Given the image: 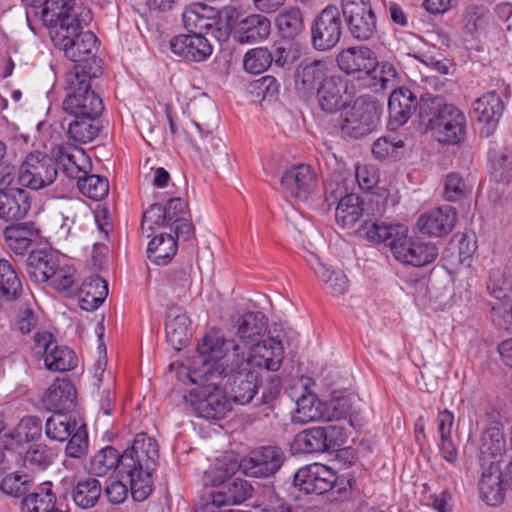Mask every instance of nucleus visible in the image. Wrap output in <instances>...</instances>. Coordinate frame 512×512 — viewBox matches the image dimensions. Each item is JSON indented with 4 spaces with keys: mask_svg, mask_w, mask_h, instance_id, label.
I'll list each match as a JSON object with an SVG mask.
<instances>
[{
    "mask_svg": "<svg viewBox=\"0 0 512 512\" xmlns=\"http://www.w3.org/2000/svg\"><path fill=\"white\" fill-rule=\"evenodd\" d=\"M403 143L399 141L398 143L390 141L388 138L383 137L377 139L372 146V153L378 159H385L387 157L393 156L397 149L402 147Z\"/></svg>",
    "mask_w": 512,
    "mask_h": 512,
    "instance_id": "63",
    "label": "nucleus"
},
{
    "mask_svg": "<svg viewBox=\"0 0 512 512\" xmlns=\"http://www.w3.org/2000/svg\"><path fill=\"white\" fill-rule=\"evenodd\" d=\"M108 295V283L100 276L85 280L80 288V308L93 311L99 308Z\"/></svg>",
    "mask_w": 512,
    "mask_h": 512,
    "instance_id": "35",
    "label": "nucleus"
},
{
    "mask_svg": "<svg viewBox=\"0 0 512 512\" xmlns=\"http://www.w3.org/2000/svg\"><path fill=\"white\" fill-rule=\"evenodd\" d=\"M379 200L380 197L376 195L369 196L367 203L356 194H348L342 197L335 212L337 223L343 228H350L360 219V217H366L363 224L358 229V233L360 234V229L365 225L366 221L379 222L376 219L370 218V216L375 215V212L374 209H370L369 207L376 204V212L380 215L384 210V204L380 206Z\"/></svg>",
    "mask_w": 512,
    "mask_h": 512,
    "instance_id": "13",
    "label": "nucleus"
},
{
    "mask_svg": "<svg viewBox=\"0 0 512 512\" xmlns=\"http://www.w3.org/2000/svg\"><path fill=\"white\" fill-rule=\"evenodd\" d=\"M245 16L246 15L242 14L237 8L226 6L220 12L219 21L224 23L226 30L234 38L236 35V29L238 28V25L242 23Z\"/></svg>",
    "mask_w": 512,
    "mask_h": 512,
    "instance_id": "62",
    "label": "nucleus"
},
{
    "mask_svg": "<svg viewBox=\"0 0 512 512\" xmlns=\"http://www.w3.org/2000/svg\"><path fill=\"white\" fill-rule=\"evenodd\" d=\"M491 176L498 182H512V146L505 147L491 158Z\"/></svg>",
    "mask_w": 512,
    "mask_h": 512,
    "instance_id": "51",
    "label": "nucleus"
},
{
    "mask_svg": "<svg viewBox=\"0 0 512 512\" xmlns=\"http://www.w3.org/2000/svg\"><path fill=\"white\" fill-rule=\"evenodd\" d=\"M275 24L283 38L294 39L304 29L302 12L297 7L284 9L277 15Z\"/></svg>",
    "mask_w": 512,
    "mask_h": 512,
    "instance_id": "43",
    "label": "nucleus"
},
{
    "mask_svg": "<svg viewBox=\"0 0 512 512\" xmlns=\"http://www.w3.org/2000/svg\"><path fill=\"white\" fill-rule=\"evenodd\" d=\"M171 51L187 61H205L213 51L209 41L203 34L194 32L180 34L170 40Z\"/></svg>",
    "mask_w": 512,
    "mask_h": 512,
    "instance_id": "18",
    "label": "nucleus"
},
{
    "mask_svg": "<svg viewBox=\"0 0 512 512\" xmlns=\"http://www.w3.org/2000/svg\"><path fill=\"white\" fill-rule=\"evenodd\" d=\"M341 71L348 75L367 74L377 66L375 53L366 46H355L343 49L336 57Z\"/></svg>",
    "mask_w": 512,
    "mask_h": 512,
    "instance_id": "24",
    "label": "nucleus"
},
{
    "mask_svg": "<svg viewBox=\"0 0 512 512\" xmlns=\"http://www.w3.org/2000/svg\"><path fill=\"white\" fill-rule=\"evenodd\" d=\"M343 23L339 9L334 5L325 7L311 26V43L315 50L325 52L340 41Z\"/></svg>",
    "mask_w": 512,
    "mask_h": 512,
    "instance_id": "11",
    "label": "nucleus"
},
{
    "mask_svg": "<svg viewBox=\"0 0 512 512\" xmlns=\"http://www.w3.org/2000/svg\"><path fill=\"white\" fill-rule=\"evenodd\" d=\"M323 421H339L350 416L352 411L351 400L346 396L335 397L329 402H323Z\"/></svg>",
    "mask_w": 512,
    "mask_h": 512,
    "instance_id": "59",
    "label": "nucleus"
},
{
    "mask_svg": "<svg viewBox=\"0 0 512 512\" xmlns=\"http://www.w3.org/2000/svg\"><path fill=\"white\" fill-rule=\"evenodd\" d=\"M0 292L8 301L17 300L23 292L18 273L6 259H0Z\"/></svg>",
    "mask_w": 512,
    "mask_h": 512,
    "instance_id": "44",
    "label": "nucleus"
},
{
    "mask_svg": "<svg viewBox=\"0 0 512 512\" xmlns=\"http://www.w3.org/2000/svg\"><path fill=\"white\" fill-rule=\"evenodd\" d=\"M76 394V389L70 380L56 379L47 389L44 403L49 409L61 412L74 406Z\"/></svg>",
    "mask_w": 512,
    "mask_h": 512,
    "instance_id": "33",
    "label": "nucleus"
},
{
    "mask_svg": "<svg viewBox=\"0 0 512 512\" xmlns=\"http://www.w3.org/2000/svg\"><path fill=\"white\" fill-rule=\"evenodd\" d=\"M57 176V162L44 152L32 151L22 161L17 180L21 186L37 191L52 185Z\"/></svg>",
    "mask_w": 512,
    "mask_h": 512,
    "instance_id": "9",
    "label": "nucleus"
},
{
    "mask_svg": "<svg viewBox=\"0 0 512 512\" xmlns=\"http://www.w3.org/2000/svg\"><path fill=\"white\" fill-rule=\"evenodd\" d=\"M482 474L479 481V492L483 501L490 506L500 505L505 498L503 474L499 464L481 466Z\"/></svg>",
    "mask_w": 512,
    "mask_h": 512,
    "instance_id": "28",
    "label": "nucleus"
},
{
    "mask_svg": "<svg viewBox=\"0 0 512 512\" xmlns=\"http://www.w3.org/2000/svg\"><path fill=\"white\" fill-rule=\"evenodd\" d=\"M272 64L270 50L267 47H256L246 52L243 67L250 74H261Z\"/></svg>",
    "mask_w": 512,
    "mask_h": 512,
    "instance_id": "55",
    "label": "nucleus"
},
{
    "mask_svg": "<svg viewBox=\"0 0 512 512\" xmlns=\"http://www.w3.org/2000/svg\"><path fill=\"white\" fill-rule=\"evenodd\" d=\"M417 97L408 88L394 89L388 100L389 125L398 128L404 125L416 111Z\"/></svg>",
    "mask_w": 512,
    "mask_h": 512,
    "instance_id": "25",
    "label": "nucleus"
},
{
    "mask_svg": "<svg viewBox=\"0 0 512 512\" xmlns=\"http://www.w3.org/2000/svg\"><path fill=\"white\" fill-rule=\"evenodd\" d=\"M170 220L167 216L166 209L161 204L151 205L143 214L141 231L147 233V237L150 236V232L155 227L169 226Z\"/></svg>",
    "mask_w": 512,
    "mask_h": 512,
    "instance_id": "57",
    "label": "nucleus"
},
{
    "mask_svg": "<svg viewBox=\"0 0 512 512\" xmlns=\"http://www.w3.org/2000/svg\"><path fill=\"white\" fill-rule=\"evenodd\" d=\"M79 191L86 197L100 201L109 193V182L106 177L86 174L77 182Z\"/></svg>",
    "mask_w": 512,
    "mask_h": 512,
    "instance_id": "54",
    "label": "nucleus"
},
{
    "mask_svg": "<svg viewBox=\"0 0 512 512\" xmlns=\"http://www.w3.org/2000/svg\"><path fill=\"white\" fill-rule=\"evenodd\" d=\"M350 81L340 74L331 76L314 93L320 109L326 113H336L344 108L351 99Z\"/></svg>",
    "mask_w": 512,
    "mask_h": 512,
    "instance_id": "17",
    "label": "nucleus"
},
{
    "mask_svg": "<svg viewBox=\"0 0 512 512\" xmlns=\"http://www.w3.org/2000/svg\"><path fill=\"white\" fill-rule=\"evenodd\" d=\"M190 319L181 307H171L166 316L165 332L167 341L180 350L190 337Z\"/></svg>",
    "mask_w": 512,
    "mask_h": 512,
    "instance_id": "29",
    "label": "nucleus"
},
{
    "mask_svg": "<svg viewBox=\"0 0 512 512\" xmlns=\"http://www.w3.org/2000/svg\"><path fill=\"white\" fill-rule=\"evenodd\" d=\"M42 433V422L37 416H27L8 433L4 434V443L10 449L38 440Z\"/></svg>",
    "mask_w": 512,
    "mask_h": 512,
    "instance_id": "32",
    "label": "nucleus"
},
{
    "mask_svg": "<svg viewBox=\"0 0 512 512\" xmlns=\"http://www.w3.org/2000/svg\"><path fill=\"white\" fill-rule=\"evenodd\" d=\"M280 183L288 197L306 201L317 188V175L311 165L299 164L286 170Z\"/></svg>",
    "mask_w": 512,
    "mask_h": 512,
    "instance_id": "15",
    "label": "nucleus"
},
{
    "mask_svg": "<svg viewBox=\"0 0 512 512\" xmlns=\"http://www.w3.org/2000/svg\"><path fill=\"white\" fill-rule=\"evenodd\" d=\"M490 294L496 299H504L510 291V284L502 278L500 272H494L487 283Z\"/></svg>",
    "mask_w": 512,
    "mask_h": 512,
    "instance_id": "64",
    "label": "nucleus"
},
{
    "mask_svg": "<svg viewBox=\"0 0 512 512\" xmlns=\"http://www.w3.org/2000/svg\"><path fill=\"white\" fill-rule=\"evenodd\" d=\"M68 439L69 442L65 449L66 456L75 459L85 457L88 452L86 425L81 422Z\"/></svg>",
    "mask_w": 512,
    "mask_h": 512,
    "instance_id": "58",
    "label": "nucleus"
},
{
    "mask_svg": "<svg viewBox=\"0 0 512 512\" xmlns=\"http://www.w3.org/2000/svg\"><path fill=\"white\" fill-rule=\"evenodd\" d=\"M271 31V23L263 15H246L242 23L236 29V35L233 38L239 44H249L266 39Z\"/></svg>",
    "mask_w": 512,
    "mask_h": 512,
    "instance_id": "30",
    "label": "nucleus"
},
{
    "mask_svg": "<svg viewBox=\"0 0 512 512\" xmlns=\"http://www.w3.org/2000/svg\"><path fill=\"white\" fill-rule=\"evenodd\" d=\"M80 423L75 417L57 411L47 419L45 433L51 440L64 442Z\"/></svg>",
    "mask_w": 512,
    "mask_h": 512,
    "instance_id": "40",
    "label": "nucleus"
},
{
    "mask_svg": "<svg viewBox=\"0 0 512 512\" xmlns=\"http://www.w3.org/2000/svg\"><path fill=\"white\" fill-rule=\"evenodd\" d=\"M74 274L75 270L73 267L61 265L59 260L56 269L50 272L49 279L46 282H49L50 286L55 290L60 292L67 291L74 284Z\"/></svg>",
    "mask_w": 512,
    "mask_h": 512,
    "instance_id": "60",
    "label": "nucleus"
},
{
    "mask_svg": "<svg viewBox=\"0 0 512 512\" xmlns=\"http://www.w3.org/2000/svg\"><path fill=\"white\" fill-rule=\"evenodd\" d=\"M489 23V10L485 5L472 4L465 8L462 14L464 31L476 35L485 30Z\"/></svg>",
    "mask_w": 512,
    "mask_h": 512,
    "instance_id": "48",
    "label": "nucleus"
},
{
    "mask_svg": "<svg viewBox=\"0 0 512 512\" xmlns=\"http://www.w3.org/2000/svg\"><path fill=\"white\" fill-rule=\"evenodd\" d=\"M195 414L207 420H219L231 410V403L219 383L210 382L182 395Z\"/></svg>",
    "mask_w": 512,
    "mask_h": 512,
    "instance_id": "8",
    "label": "nucleus"
},
{
    "mask_svg": "<svg viewBox=\"0 0 512 512\" xmlns=\"http://www.w3.org/2000/svg\"><path fill=\"white\" fill-rule=\"evenodd\" d=\"M97 117H74L68 124L71 139L80 143H88L99 134V127L94 123Z\"/></svg>",
    "mask_w": 512,
    "mask_h": 512,
    "instance_id": "52",
    "label": "nucleus"
},
{
    "mask_svg": "<svg viewBox=\"0 0 512 512\" xmlns=\"http://www.w3.org/2000/svg\"><path fill=\"white\" fill-rule=\"evenodd\" d=\"M159 459L156 440L146 433H138L133 443L122 454L121 478L126 479L135 501L142 502L152 492V473Z\"/></svg>",
    "mask_w": 512,
    "mask_h": 512,
    "instance_id": "4",
    "label": "nucleus"
},
{
    "mask_svg": "<svg viewBox=\"0 0 512 512\" xmlns=\"http://www.w3.org/2000/svg\"><path fill=\"white\" fill-rule=\"evenodd\" d=\"M57 164L62 168L63 173L71 179H82L92 171V162L86 152L75 145H61L57 149Z\"/></svg>",
    "mask_w": 512,
    "mask_h": 512,
    "instance_id": "19",
    "label": "nucleus"
},
{
    "mask_svg": "<svg viewBox=\"0 0 512 512\" xmlns=\"http://www.w3.org/2000/svg\"><path fill=\"white\" fill-rule=\"evenodd\" d=\"M283 462L284 454L279 447L263 446L253 450L240 462L230 460L229 462L219 463V470L223 471V474L213 483L222 482L226 477L234 475L238 470H241L248 477H269L280 469Z\"/></svg>",
    "mask_w": 512,
    "mask_h": 512,
    "instance_id": "7",
    "label": "nucleus"
},
{
    "mask_svg": "<svg viewBox=\"0 0 512 512\" xmlns=\"http://www.w3.org/2000/svg\"><path fill=\"white\" fill-rule=\"evenodd\" d=\"M195 148L202 158L213 165H225L228 162V149L225 142L207 133L200 143L195 142Z\"/></svg>",
    "mask_w": 512,
    "mask_h": 512,
    "instance_id": "42",
    "label": "nucleus"
},
{
    "mask_svg": "<svg viewBox=\"0 0 512 512\" xmlns=\"http://www.w3.org/2000/svg\"><path fill=\"white\" fill-rule=\"evenodd\" d=\"M199 354L228 353V359L233 367L252 369L263 368L268 371H277L284 357V349L280 340L273 337L256 342L250 347L249 356L235 343L234 340L224 339L217 333L206 334L197 346Z\"/></svg>",
    "mask_w": 512,
    "mask_h": 512,
    "instance_id": "3",
    "label": "nucleus"
},
{
    "mask_svg": "<svg viewBox=\"0 0 512 512\" xmlns=\"http://www.w3.org/2000/svg\"><path fill=\"white\" fill-rule=\"evenodd\" d=\"M122 455L111 446H107L90 460L89 471L96 476H104L110 470L119 467L121 469Z\"/></svg>",
    "mask_w": 512,
    "mask_h": 512,
    "instance_id": "50",
    "label": "nucleus"
},
{
    "mask_svg": "<svg viewBox=\"0 0 512 512\" xmlns=\"http://www.w3.org/2000/svg\"><path fill=\"white\" fill-rule=\"evenodd\" d=\"M217 12L213 7L202 3H192L187 6L182 14L185 28L191 33H213L218 24Z\"/></svg>",
    "mask_w": 512,
    "mask_h": 512,
    "instance_id": "27",
    "label": "nucleus"
},
{
    "mask_svg": "<svg viewBox=\"0 0 512 512\" xmlns=\"http://www.w3.org/2000/svg\"><path fill=\"white\" fill-rule=\"evenodd\" d=\"M50 486V483H45L23 497L20 501V512H49L55 508L56 497Z\"/></svg>",
    "mask_w": 512,
    "mask_h": 512,
    "instance_id": "39",
    "label": "nucleus"
},
{
    "mask_svg": "<svg viewBox=\"0 0 512 512\" xmlns=\"http://www.w3.org/2000/svg\"><path fill=\"white\" fill-rule=\"evenodd\" d=\"M371 77L370 87L379 93L388 89H395L398 84V73L395 67L388 62L378 63L373 70L367 73Z\"/></svg>",
    "mask_w": 512,
    "mask_h": 512,
    "instance_id": "49",
    "label": "nucleus"
},
{
    "mask_svg": "<svg viewBox=\"0 0 512 512\" xmlns=\"http://www.w3.org/2000/svg\"><path fill=\"white\" fill-rule=\"evenodd\" d=\"M311 269L325 284L326 289L334 296L343 295L348 289V279L343 271L330 269L320 259L315 258L310 263Z\"/></svg>",
    "mask_w": 512,
    "mask_h": 512,
    "instance_id": "37",
    "label": "nucleus"
},
{
    "mask_svg": "<svg viewBox=\"0 0 512 512\" xmlns=\"http://www.w3.org/2000/svg\"><path fill=\"white\" fill-rule=\"evenodd\" d=\"M77 356L73 350L67 346H60L57 343L45 356V366L47 369L55 372H65L74 369L77 366Z\"/></svg>",
    "mask_w": 512,
    "mask_h": 512,
    "instance_id": "47",
    "label": "nucleus"
},
{
    "mask_svg": "<svg viewBox=\"0 0 512 512\" xmlns=\"http://www.w3.org/2000/svg\"><path fill=\"white\" fill-rule=\"evenodd\" d=\"M336 473L328 466L314 463L300 468L294 475L293 484L305 494L321 495L337 484Z\"/></svg>",
    "mask_w": 512,
    "mask_h": 512,
    "instance_id": "14",
    "label": "nucleus"
},
{
    "mask_svg": "<svg viewBox=\"0 0 512 512\" xmlns=\"http://www.w3.org/2000/svg\"><path fill=\"white\" fill-rule=\"evenodd\" d=\"M7 246L22 255L40 238V230L33 221L12 224L3 231Z\"/></svg>",
    "mask_w": 512,
    "mask_h": 512,
    "instance_id": "26",
    "label": "nucleus"
},
{
    "mask_svg": "<svg viewBox=\"0 0 512 512\" xmlns=\"http://www.w3.org/2000/svg\"><path fill=\"white\" fill-rule=\"evenodd\" d=\"M102 493V486L95 478L80 480L73 489L75 504L83 509L92 508L98 502Z\"/></svg>",
    "mask_w": 512,
    "mask_h": 512,
    "instance_id": "46",
    "label": "nucleus"
},
{
    "mask_svg": "<svg viewBox=\"0 0 512 512\" xmlns=\"http://www.w3.org/2000/svg\"><path fill=\"white\" fill-rule=\"evenodd\" d=\"M455 208L445 205L421 215L417 221L421 233L431 237H442L449 234L456 223Z\"/></svg>",
    "mask_w": 512,
    "mask_h": 512,
    "instance_id": "21",
    "label": "nucleus"
},
{
    "mask_svg": "<svg viewBox=\"0 0 512 512\" xmlns=\"http://www.w3.org/2000/svg\"><path fill=\"white\" fill-rule=\"evenodd\" d=\"M233 331L241 342L248 345L267 330V318L262 312H246L233 323Z\"/></svg>",
    "mask_w": 512,
    "mask_h": 512,
    "instance_id": "31",
    "label": "nucleus"
},
{
    "mask_svg": "<svg viewBox=\"0 0 512 512\" xmlns=\"http://www.w3.org/2000/svg\"><path fill=\"white\" fill-rule=\"evenodd\" d=\"M59 257L42 250L32 251L25 260L26 272L35 282H46L56 269Z\"/></svg>",
    "mask_w": 512,
    "mask_h": 512,
    "instance_id": "34",
    "label": "nucleus"
},
{
    "mask_svg": "<svg viewBox=\"0 0 512 512\" xmlns=\"http://www.w3.org/2000/svg\"><path fill=\"white\" fill-rule=\"evenodd\" d=\"M345 20L352 37L365 41L370 39L376 31V17L372 10L359 14L345 16Z\"/></svg>",
    "mask_w": 512,
    "mask_h": 512,
    "instance_id": "45",
    "label": "nucleus"
},
{
    "mask_svg": "<svg viewBox=\"0 0 512 512\" xmlns=\"http://www.w3.org/2000/svg\"><path fill=\"white\" fill-rule=\"evenodd\" d=\"M221 462L227 461L225 459L217 461L215 466L206 472V483L210 482L212 486L219 487L218 491L211 494L210 504L215 507L241 504L251 496L252 486L246 480L239 478L229 481L230 476L222 482L214 484L213 481H217L219 476L223 474V471L219 470L218 467Z\"/></svg>",
    "mask_w": 512,
    "mask_h": 512,
    "instance_id": "12",
    "label": "nucleus"
},
{
    "mask_svg": "<svg viewBox=\"0 0 512 512\" xmlns=\"http://www.w3.org/2000/svg\"><path fill=\"white\" fill-rule=\"evenodd\" d=\"M91 76L85 67L76 65L66 74L68 94L63 101V110L73 117H99L104 105L102 99L90 89Z\"/></svg>",
    "mask_w": 512,
    "mask_h": 512,
    "instance_id": "6",
    "label": "nucleus"
},
{
    "mask_svg": "<svg viewBox=\"0 0 512 512\" xmlns=\"http://www.w3.org/2000/svg\"><path fill=\"white\" fill-rule=\"evenodd\" d=\"M466 185L463 179L456 173L446 176L444 183V197L447 201H458L465 196Z\"/></svg>",
    "mask_w": 512,
    "mask_h": 512,
    "instance_id": "61",
    "label": "nucleus"
},
{
    "mask_svg": "<svg viewBox=\"0 0 512 512\" xmlns=\"http://www.w3.org/2000/svg\"><path fill=\"white\" fill-rule=\"evenodd\" d=\"M334 429H322L313 427L298 433L295 437V444L303 453H318L328 450L327 437Z\"/></svg>",
    "mask_w": 512,
    "mask_h": 512,
    "instance_id": "41",
    "label": "nucleus"
},
{
    "mask_svg": "<svg viewBox=\"0 0 512 512\" xmlns=\"http://www.w3.org/2000/svg\"><path fill=\"white\" fill-rule=\"evenodd\" d=\"M419 117L443 144H458L466 132V117L438 95L425 93L419 102Z\"/></svg>",
    "mask_w": 512,
    "mask_h": 512,
    "instance_id": "5",
    "label": "nucleus"
},
{
    "mask_svg": "<svg viewBox=\"0 0 512 512\" xmlns=\"http://www.w3.org/2000/svg\"><path fill=\"white\" fill-rule=\"evenodd\" d=\"M323 402L316 394L306 392L296 401V409L292 415V421L298 424H306L314 421H321L325 416Z\"/></svg>",
    "mask_w": 512,
    "mask_h": 512,
    "instance_id": "36",
    "label": "nucleus"
},
{
    "mask_svg": "<svg viewBox=\"0 0 512 512\" xmlns=\"http://www.w3.org/2000/svg\"><path fill=\"white\" fill-rule=\"evenodd\" d=\"M33 482L27 474L13 472L6 475L0 482V490L14 498H23L31 490Z\"/></svg>",
    "mask_w": 512,
    "mask_h": 512,
    "instance_id": "53",
    "label": "nucleus"
},
{
    "mask_svg": "<svg viewBox=\"0 0 512 512\" xmlns=\"http://www.w3.org/2000/svg\"><path fill=\"white\" fill-rule=\"evenodd\" d=\"M177 240L171 234L156 235L147 247L148 259L156 265H166L176 255Z\"/></svg>",
    "mask_w": 512,
    "mask_h": 512,
    "instance_id": "38",
    "label": "nucleus"
},
{
    "mask_svg": "<svg viewBox=\"0 0 512 512\" xmlns=\"http://www.w3.org/2000/svg\"><path fill=\"white\" fill-rule=\"evenodd\" d=\"M381 106L368 95L358 97L341 125L342 134L354 139L371 133L380 119Z\"/></svg>",
    "mask_w": 512,
    "mask_h": 512,
    "instance_id": "10",
    "label": "nucleus"
},
{
    "mask_svg": "<svg viewBox=\"0 0 512 512\" xmlns=\"http://www.w3.org/2000/svg\"><path fill=\"white\" fill-rule=\"evenodd\" d=\"M335 73L331 72V65L324 59H304L295 71V85L299 92L307 95L314 93Z\"/></svg>",
    "mask_w": 512,
    "mask_h": 512,
    "instance_id": "16",
    "label": "nucleus"
},
{
    "mask_svg": "<svg viewBox=\"0 0 512 512\" xmlns=\"http://www.w3.org/2000/svg\"><path fill=\"white\" fill-rule=\"evenodd\" d=\"M504 111V103L499 94L494 91L488 92L474 101L472 106V117L479 123L485 125V131L481 134L489 136L496 128Z\"/></svg>",
    "mask_w": 512,
    "mask_h": 512,
    "instance_id": "23",
    "label": "nucleus"
},
{
    "mask_svg": "<svg viewBox=\"0 0 512 512\" xmlns=\"http://www.w3.org/2000/svg\"><path fill=\"white\" fill-rule=\"evenodd\" d=\"M54 453L44 444L30 446L23 456V465L31 469H46L53 463Z\"/></svg>",
    "mask_w": 512,
    "mask_h": 512,
    "instance_id": "56",
    "label": "nucleus"
},
{
    "mask_svg": "<svg viewBox=\"0 0 512 512\" xmlns=\"http://www.w3.org/2000/svg\"><path fill=\"white\" fill-rule=\"evenodd\" d=\"M408 229L402 224L366 221L360 236L375 243H386L397 261L413 267H423L438 257V247L432 242L407 237Z\"/></svg>",
    "mask_w": 512,
    "mask_h": 512,
    "instance_id": "2",
    "label": "nucleus"
},
{
    "mask_svg": "<svg viewBox=\"0 0 512 512\" xmlns=\"http://www.w3.org/2000/svg\"><path fill=\"white\" fill-rule=\"evenodd\" d=\"M506 451V440L502 427L493 422L481 433L478 442V458L481 466L499 464L500 458Z\"/></svg>",
    "mask_w": 512,
    "mask_h": 512,
    "instance_id": "22",
    "label": "nucleus"
},
{
    "mask_svg": "<svg viewBox=\"0 0 512 512\" xmlns=\"http://www.w3.org/2000/svg\"><path fill=\"white\" fill-rule=\"evenodd\" d=\"M228 353L200 354L190 370L191 382L198 383L202 379H226L224 388L234 403L246 405L250 403L258 390V373L250 368L233 367L227 360Z\"/></svg>",
    "mask_w": 512,
    "mask_h": 512,
    "instance_id": "1",
    "label": "nucleus"
},
{
    "mask_svg": "<svg viewBox=\"0 0 512 512\" xmlns=\"http://www.w3.org/2000/svg\"><path fill=\"white\" fill-rule=\"evenodd\" d=\"M31 208L29 193L20 187H0V219L17 221L24 218Z\"/></svg>",
    "mask_w": 512,
    "mask_h": 512,
    "instance_id": "20",
    "label": "nucleus"
}]
</instances>
